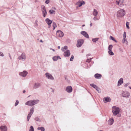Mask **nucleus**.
<instances>
[{"instance_id":"nucleus-20","label":"nucleus","mask_w":131,"mask_h":131,"mask_svg":"<svg viewBox=\"0 0 131 131\" xmlns=\"http://www.w3.org/2000/svg\"><path fill=\"white\" fill-rule=\"evenodd\" d=\"M45 21L49 26L52 23V21L48 18H47L45 19Z\"/></svg>"},{"instance_id":"nucleus-29","label":"nucleus","mask_w":131,"mask_h":131,"mask_svg":"<svg viewBox=\"0 0 131 131\" xmlns=\"http://www.w3.org/2000/svg\"><path fill=\"white\" fill-rule=\"evenodd\" d=\"M110 38L113 41H115V42L117 43V41L115 40V39L112 36H110Z\"/></svg>"},{"instance_id":"nucleus-33","label":"nucleus","mask_w":131,"mask_h":131,"mask_svg":"<svg viewBox=\"0 0 131 131\" xmlns=\"http://www.w3.org/2000/svg\"><path fill=\"white\" fill-rule=\"evenodd\" d=\"M49 13L50 14H55V11L52 9H51L49 10Z\"/></svg>"},{"instance_id":"nucleus-46","label":"nucleus","mask_w":131,"mask_h":131,"mask_svg":"<svg viewBox=\"0 0 131 131\" xmlns=\"http://www.w3.org/2000/svg\"><path fill=\"white\" fill-rule=\"evenodd\" d=\"M32 115V114H31L29 113L27 117L30 118Z\"/></svg>"},{"instance_id":"nucleus-31","label":"nucleus","mask_w":131,"mask_h":131,"mask_svg":"<svg viewBox=\"0 0 131 131\" xmlns=\"http://www.w3.org/2000/svg\"><path fill=\"white\" fill-rule=\"evenodd\" d=\"M34 120L36 121H38L40 122H41V120L38 117H36L35 118Z\"/></svg>"},{"instance_id":"nucleus-64","label":"nucleus","mask_w":131,"mask_h":131,"mask_svg":"<svg viewBox=\"0 0 131 131\" xmlns=\"http://www.w3.org/2000/svg\"><path fill=\"white\" fill-rule=\"evenodd\" d=\"M129 87L130 89H131V86H129Z\"/></svg>"},{"instance_id":"nucleus-58","label":"nucleus","mask_w":131,"mask_h":131,"mask_svg":"<svg viewBox=\"0 0 131 131\" xmlns=\"http://www.w3.org/2000/svg\"><path fill=\"white\" fill-rule=\"evenodd\" d=\"M25 92H26V91H25V90H23V93H25Z\"/></svg>"},{"instance_id":"nucleus-44","label":"nucleus","mask_w":131,"mask_h":131,"mask_svg":"<svg viewBox=\"0 0 131 131\" xmlns=\"http://www.w3.org/2000/svg\"><path fill=\"white\" fill-rule=\"evenodd\" d=\"M93 19L94 20L96 21L99 20V19L98 18H97L96 17H94L93 18Z\"/></svg>"},{"instance_id":"nucleus-39","label":"nucleus","mask_w":131,"mask_h":131,"mask_svg":"<svg viewBox=\"0 0 131 131\" xmlns=\"http://www.w3.org/2000/svg\"><path fill=\"white\" fill-rule=\"evenodd\" d=\"M74 57L73 55L71 56V57L70 59V61H73L74 59Z\"/></svg>"},{"instance_id":"nucleus-25","label":"nucleus","mask_w":131,"mask_h":131,"mask_svg":"<svg viewBox=\"0 0 131 131\" xmlns=\"http://www.w3.org/2000/svg\"><path fill=\"white\" fill-rule=\"evenodd\" d=\"M99 38H93L92 40V41L96 43L98 41Z\"/></svg>"},{"instance_id":"nucleus-63","label":"nucleus","mask_w":131,"mask_h":131,"mask_svg":"<svg viewBox=\"0 0 131 131\" xmlns=\"http://www.w3.org/2000/svg\"><path fill=\"white\" fill-rule=\"evenodd\" d=\"M52 92H54V90H52Z\"/></svg>"},{"instance_id":"nucleus-8","label":"nucleus","mask_w":131,"mask_h":131,"mask_svg":"<svg viewBox=\"0 0 131 131\" xmlns=\"http://www.w3.org/2000/svg\"><path fill=\"white\" fill-rule=\"evenodd\" d=\"M85 4V2L83 0H79L78 2L76 3V5L79 4L78 7H80L82 6L83 5H84Z\"/></svg>"},{"instance_id":"nucleus-47","label":"nucleus","mask_w":131,"mask_h":131,"mask_svg":"<svg viewBox=\"0 0 131 131\" xmlns=\"http://www.w3.org/2000/svg\"><path fill=\"white\" fill-rule=\"evenodd\" d=\"M0 56L2 57H3L4 56V55L3 53L1 52H0Z\"/></svg>"},{"instance_id":"nucleus-32","label":"nucleus","mask_w":131,"mask_h":131,"mask_svg":"<svg viewBox=\"0 0 131 131\" xmlns=\"http://www.w3.org/2000/svg\"><path fill=\"white\" fill-rule=\"evenodd\" d=\"M108 53L111 56H113L114 54V53L112 51V50L108 51Z\"/></svg>"},{"instance_id":"nucleus-52","label":"nucleus","mask_w":131,"mask_h":131,"mask_svg":"<svg viewBox=\"0 0 131 131\" xmlns=\"http://www.w3.org/2000/svg\"><path fill=\"white\" fill-rule=\"evenodd\" d=\"M119 50L120 51H121V52H123V51L121 48H119Z\"/></svg>"},{"instance_id":"nucleus-22","label":"nucleus","mask_w":131,"mask_h":131,"mask_svg":"<svg viewBox=\"0 0 131 131\" xmlns=\"http://www.w3.org/2000/svg\"><path fill=\"white\" fill-rule=\"evenodd\" d=\"M61 59V58L59 56H55L53 57L52 59L54 61H57L58 59Z\"/></svg>"},{"instance_id":"nucleus-55","label":"nucleus","mask_w":131,"mask_h":131,"mask_svg":"<svg viewBox=\"0 0 131 131\" xmlns=\"http://www.w3.org/2000/svg\"><path fill=\"white\" fill-rule=\"evenodd\" d=\"M90 54H88L87 55V56H90Z\"/></svg>"},{"instance_id":"nucleus-23","label":"nucleus","mask_w":131,"mask_h":131,"mask_svg":"<svg viewBox=\"0 0 131 131\" xmlns=\"http://www.w3.org/2000/svg\"><path fill=\"white\" fill-rule=\"evenodd\" d=\"M98 13V12L96 9H94L93 14L94 16H96L97 15Z\"/></svg>"},{"instance_id":"nucleus-2","label":"nucleus","mask_w":131,"mask_h":131,"mask_svg":"<svg viewBox=\"0 0 131 131\" xmlns=\"http://www.w3.org/2000/svg\"><path fill=\"white\" fill-rule=\"evenodd\" d=\"M112 112L115 116L119 114V108L116 106H113L112 107Z\"/></svg>"},{"instance_id":"nucleus-62","label":"nucleus","mask_w":131,"mask_h":131,"mask_svg":"<svg viewBox=\"0 0 131 131\" xmlns=\"http://www.w3.org/2000/svg\"><path fill=\"white\" fill-rule=\"evenodd\" d=\"M85 26V25L83 24V25H82V27H84Z\"/></svg>"},{"instance_id":"nucleus-21","label":"nucleus","mask_w":131,"mask_h":131,"mask_svg":"<svg viewBox=\"0 0 131 131\" xmlns=\"http://www.w3.org/2000/svg\"><path fill=\"white\" fill-rule=\"evenodd\" d=\"M114 120L112 118H111L108 121V123L109 125H112L113 123Z\"/></svg>"},{"instance_id":"nucleus-54","label":"nucleus","mask_w":131,"mask_h":131,"mask_svg":"<svg viewBox=\"0 0 131 131\" xmlns=\"http://www.w3.org/2000/svg\"><path fill=\"white\" fill-rule=\"evenodd\" d=\"M90 26L91 27L92 26V23H91L90 24Z\"/></svg>"},{"instance_id":"nucleus-16","label":"nucleus","mask_w":131,"mask_h":131,"mask_svg":"<svg viewBox=\"0 0 131 131\" xmlns=\"http://www.w3.org/2000/svg\"><path fill=\"white\" fill-rule=\"evenodd\" d=\"M81 34L86 38H89V35L86 31H82L81 32Z\"/></svg>"},{"instance_id":"nucleus-6","label":"nucleus","mask_w":131,"mask_h":131,"mask_svg":"<svg viewBox=\"0 0 131 131\" xmlns=\"http://www.w3.org/2000/svg\"><path fill=\"white\" fill-rule=\"evenodd\" d=\"M90 85L95 89L97 90L99 93L101 92V90L97 86L93 83L91 84Z\"/></svg>"},{"instance_id":"nucleus-5","label":"nucleus","mask_w":131,"mask_h":131,"mask_svg":"<svg viewBox=\"0 0 131 131\" xmlns=\"http://www.w3.org/2000/svg\"><path fill=\"white\" fill-rule=\"evenodd\" d=\"M26 58V57L24 53H23L20 56H18L17 58L19 60H25Z\"/></svg>"},{"instance_id":"nucleus-14","label":"nucleus","mask_w":131,"mask_h":131,"mask_svg":"<svg viewBox=\"0 0 131 131\" xmlns=\"http://www.w3.org/2000/svg\"><path fill=\"white\" fill-rule=\"evenodd\" d=\"M103 101L105 103L107 102H110L111 101V99L110 97L107 96L105 97Z\"/></svg>"},{"instance_id":"nucleus-27","label":"nucleus","mask_w":131,"mask_h":131,"mask_svg":"<svg viewBox=\"0 0 131 131\" xmlns=\"http://www.w3.org/2000/svg\"><path fill=\"white\" fill-rule=\"evenodd\" d=\"M37 129L38 130H40L41 131H45V130L44 128L43 127H38L37 128Z\"/></svg>"},{"instance_id":"nucleus-10","label":"nucleus","mask_w":131,"mask_h":131,"mask_svg":"<svg viewBox=\"0 0 131 131\" xmlns=\"http://www.w3.org/2000/svg\"><path fill=\"white\" fill-rule=\"evenodd\" d=\"M129 94V93L127 91H123L122 93V96L124 97H128Z\"/></svg>"},{"instance_id":"nucleus-17","label":"nucleus","mask_w":131,"mask_h":131,"mask_svg":"<svg viewBox=\"0 0 131 131\" xmlns=\"http://www.w3.org/2000/svg\"><path fill=\"white\" fill-rule=\"evenodd\" d=\"M0 128L1 131H7V128L5 125L1 126Z\"/></svg>"},{"instance_id":"nucleus-45","label":"nucleus","mask_w":131,"mask_h":131,"mask_svg":"<svg viewBox=\"0 0 131 131\" xmlns=\"http://www.w3.org/2000/svg\"><path fill=\"white\" fill-rule=\"evenodd\" d=\"M126 38H123V39L122 40V42L123 43H124L125 42V41L126 40L125 39Z\"/></svg>"},{"instance_id":"nucleus-51","label":"nucleus","mask_w":131,"mask_h":131,"mask_svg":"<svg viewBox=\"0 0 131 131\" xmlns=\"http://www.w3.org/2000/svg\"><path fill=\"white\" fill-rule=\"evenodd\" d=\"M9 56L10 59H12V58L9 53Z\"/></svg>"},{"instance_id":"nucleus-34","label":"nucleus","mask_w":131,"mask_h":131,"mask_svg":"<svg viewBox=\"0 0 131 131\" xmlns=\"http://www.w3.org/2000/svg\"><path fill=\"white\" fill-rule=\"evenodd\" d=\"M29 131H34V128L32 126H31L30 127Z\"/></svg>"},{"instance_id":"nucleus-28","label":"nucleus","mask_w":131,"mask_h":131,"mask_svg":"<svg viewBox=\"0 0 131 131\" xmlns=\"http://www.w3.org/2000/svg\"><path fill=\"white\" fill-rule=\"evenodd\" d=\"M113 47V46L112 45H110L108 48V51L112 50Z\"/></svg>"},{"instance_id":"nucleus-18","label":"nucleus","mask_w":131,"mask_h":131,"mask_svg":"<svg viewBox=\"0 0 131 131\" xmlns=\"http://www.w3.org/2000/svg\"><path fill=\"white\" fill-rule=\"evenodd\" d=\"M102 76V75L101 74L98 73L95 74L94 75V77L96 79H100Z\"/></svg>"},{"instance_id":"nucleus-9","label":"nucleus","mask_w":131,"mask_h":131,"mask_svg":"<svg viewBox=\"0 0 131 131\" xmlns=\"http://www.w3.org/2000/svg\"><path fill=\"white\" fill-rule=\"evenodd\" d=\"M41 86L40 83L38 82L35 83L33 85V88L35 89H38Z\"/></svg>"},{"instance_id":"nucleus-40","label":"nucleus","mask_w":131,"mask_h":131,"mask_svg":"<svg viewBox=\"0 0 131 131\" xmlns=\"http://www.w3.org/2000/svg\"><path fill=\"white\" fill-rule=\"evenodd\" d=\"M52 25H53V26H54V27H57V25H56V23L54 22H52Z\"/></svg>"},{"instance_id":"nucleus-15","label":"nucleus","mask_w":131,"mask_h":131,"mask_svg":"<svg viewBox=\"0 0 131 131\" xmlns=\"http://www.w3.org/2000/svg\"><path fill=\"white\" fill-rule=\"evenodd\" d=\"M66 90L68 93H71L72 90V87L71 86H68L66 88Z\"/></svg>"},{"instance_id":"nucleus-35","label":"nucleus","mask_w":131,"mask_h":131,"mask_svg":"<svg viewBox=\"0 0 131 131\" xmlns=\"http://www.w3.org/2000/svg\"><path fill=\"white\" fill-rule=\"evenodd\" d=\"M121 0H116V4L118 5H119V3L121 2Z\"/></svg>"},{"instance_id":"nucleus-50","label":"nucleus","mask_w":131,"mask_h":131,"mask_svg":"<svg viewBox=\"0 0 131 131\" xmlns=\"http://www.w3.org/2000/svg\"><path fill=\"white\" fill-rule=\"evenodd\" d=\"M121 2H120L121 3V5H122V4H122L124 2V0H121Z\"/></svg>"},{"instance_id":"nucleus-36","label":"nucleus","mask_w":131,"mask_h":131,"mask_svg":"<svg viewBox=\"0 0 131 131\" xmlns=\"http://www.w3.org/2000/svg\"><path fill=\"white\" fill-rule=\"evenodd\" d=\"M19 103V102L17 100H16V102H15V106H17L18 104Z\"/></svg>"},{"instance_id":"nucleus-13","label":"nucleus","mask_w":131,"mask_h":131,"mask_svg":"<svg viewBox=\"0 0 131 131\" xmlns=\"http://www.w3.org/2000/svg\"><path fill=\"white\" fill-rule=\"evenodd\" d=\"M70 54V51L67 50L66 51L64 52L63 55L65 57H69Z\"/></svg>"},{"instance_id":"nucleus-12","label":"nucleus","mask_w":131,"mask_h":131,"mask_svg":"<svg viewBox=\"0 0 131 131\" xmlns=\"http://www.w3.org/2000/svg\"><path fill=\"white\" fill-rule=\"evenodd\" d=\"M56 33L58 35H59V37H63L64 35L63 33L61 30H57V31Z\"/></svg>"},{"instance_id":"nucleus-48","label":"nucleus","mask_w":131,"mask_h":131,"mask_svg":"<svg viewBox=\"0 0 131 131\" xmlns=\"http://www.w3.org/2000/svg\"><path fill=\"white\" fill-rule=\"evenodd\" d=\"M129 83H126V84H125L124 85V86L125 87H127V86H128V85H129Z\"/></svg>"},{"instance_id":"nucleus-60","label":"nucleus","mask_w":131,"mask_h":131,"mask_svg":"<svg viewBox=\"0 0 131 131\" xmlns=\"http://www.w3.org/2000/svg\"><path fill=\"white\" fill-rule=\"evenodd\" d=\"M40 42H43V41H42V40H41H41H40Z\"/></svg>"},{"instance_id":"nucleus-61","label":"nucleus","mask_w":131,"mask_h":131,"mask_svg":"<svg viewBox=\"0 0 131 131\" xmlns=\"http://www.w3.org/2000/svg\"><path fill=\"white\" fill-rule=\"evenodd\" d=\"M53 30H54L55 29V27H56L53 26Z\"/></svg>"},{"instance_id":"nucleus-11","label":"nucleus","mask_w":131,"mask_h":131,"mask_svg":"<svg viewBox=\"0 0 131 131\" xmlns=\"http://www.w3.org/2000/svg\"><path fill=\"white\" fill-rule=\"evenodd\" d=\"M27 73L28 72L27 71H24L23 72H20L19 75L23 77H25L26 76Z\"/></svg>"},{"instance_id":"nucleus-41","label":"nucleus","mask_w":131,"mask_h":131,"mask_svg":"<svg viewBox=\"0 0 131 131\" xmlns=\"http://www.w3.org/2000/svg\"><path fill=\"white\" fill-rule=\"evenodd\" d=\"M91 60L92 59L90 58L89 59H88L86 60V62H89L91 61Z\"/></svg>"},{"instance_id":"nucleus-19","label":"nucleus","mask_w":131,"mask_h":131,"mask_svg":"<svg viewBox=\"0 0 131 131\" xmlns=\"http://www.w3.org/2000/svg\"><path fill=\"white\" fill-rule=\"evenodd\" d=\"M123 83V79L122 78H120L118 82L117 86H119Z\"/></svg>"},{"instance_id":"nucleus-4","label":"nucleus","mask_w":131,"mask_h":131,"mask_svg":"<svg viewBox=\"0 0 131 131\" xmlns=\"http://www.w3.org/2000/svg\"><path fill=\"white\" fill-rule=\"evenodd\" d=\"M84 40L82 39H78L77 41V47H80L84 43Z\"/></svg>"},{"instance_id":"nucleus-56","label":"nucleus","mask_w":131,"mask_h":131,"mask_svg":"<svg viewBox=\"0 0 131 131\" xmlns=\"http://www.w3.org/2000/svg\"><path fill=\"white\" fill-rule=\"evenodd\" d=\"M50 49H51V50H53V51H55V50L54 49H53L51 48Z\"/></svg>"},{"instance_id":"nucleus-59","label":"nucleus","mask_w":131,"mask_h":131,"mask_svg":"<svg viewBox=\"0 0 131 131\" xmlns=\"http://www.w3.org/2000/svg\"><path fill=\"white\" fill-rule=\"evenodd\" d=\"M58 49H60V46H58Z\"/></svg>"},{"instance_id":"nucleus-43","label":"nucleus","mask_w":131,"mask_h":131,"mask_svg":"<svg viewBox=\"0 0 131 131\" xmlns=\"http://www.w3.org/2000/svg\"><path fill=\"white\" fill-rule=\"evenodd\" d=\"M68 49V47L67 46H65L64 47L63 50L64 51L65 50H67Z\"/></svg>"},{"instance_id":"nucleus-42","label":"nucleus","mask_w":131,"mask_h":131,"mask_svg":"<svg viewBox=\"0 0 131 131\" xmlns=\"http://www.w3.org/2000/svg\"><path fill=\"white\" fill-rule=\"evenodd\" d=\"M50 1V0H46V1H45V3L46 4H48L49 3Z\"/></svg>"},{"instance_id":"nucleus-7","label":"nucleus","mask_w":131,"mask_h":131,"mask_svg":"<svg viewBox=\"0 0 131 131\" xmlns=\"http://www.w3.org/2000/svg\"><path fill=\"white\" fill-rule=\"evenodd\" d=\"M46 77L48 79L53 80L54 79L52 75L48 73L47 72L45 73Z\"/></svg>"},{"instance_id":"nucleus-24","label":"nucleus","mask_w":131,"mask_h":131,"mask_svg":"<svg viewBox=\"0 0 131 131\" xmlns=\"http://www.w3.org/2000/svg\"><path fill=\"white\" fill-rule=\"evenodd\" d=\"M43 16L44 17H45L47 14V13L46 10L42 11Z\"/></svg>"},{"instance_id":"nucleus-37","label":"nucleus","mask_w":131,"mask_h":131,"mask_svg":"<svg viewBox=\"0 0 131 131\" xmlns=\"http://www.w3.org/2000/svg\"><path fill=\"white\" fill-rule=\"evenodd\" d=\"M129 23L128 22H127L126 23V27L128 29L129 28Z\"/></svg>"},{"instance_id":"nucleus-38","label":"nucleus","mask_w":131,"mask_h":131,"mask_svg":"<svg viewBox=\"0 0 131 131\" xmlns=\"http://www.w3.org/2000/svg\"><path fill=\"white\" fill-rule=\"evenodd\" d=\"M123 38H126V32L124 31L123 34Z\"/></svg>"},{"instance_id":"nucleus-57","label":"nucleus","mask_w":131,"mask_h":131,"mask_svg":"<svg viewBox=\"0 0 131 131\" xmlns=\"http://www.w3.org/2000/svg\"><path fill=\"white\" fill-rule=\"evenodd\" d=\"M53 8L54 9V10H56V8L55 7H53Z\"/></svg>"},{"instance_id":"nucleus-53","label":"nucleus","mask_w":131,"mask_h":131,"mask_svg":"<svg viewBox=\"0 0 131 131\" xmlns=\"http://www.w3.org/2000/svg\"><path fill=\"white\" fill-rule=\"evenodd\" d=\"M30 118L27 117V121H29Z\"/></svg>"},{"instance_id":"nucleus-1","label":"nucleus","mask_w":131,"mask_h":131,"mask_svg":"<svg viewBox=\"0 0 131 131\" xmlns=\"http://www.w3.org/2000/svg\"><path fill=\"white\" fill-rule=\"evenodd\" d=\"M39 102L38 100H34L27 101L25 104V105L29 106H32L35 104H37Z\"/></svg>"},{"instance_id":"nucleus-49","label":"nucleus","mask_w":131,"mask_h":131,"mask_svg":"<svg viewBox=\"0 0 131 131\" xmlns=\"http://www.w3.org/2000/svg\"><path fill=\"white\" fill-rule=\"evenodd\" d=\"M38 21L37 20H36L35 23V24L36 26H38V24H37V22Z\"/></svg>"},{"instance_id":"nucleus-3","label":"nucleus","mask_w":131,"mask_h":131,"mask_svg":"<svg viewBox=\"0 0 131 131\" xmlns=\"http://www.w3.org/2000/svg\"><path fill=\"white\" fill-rule=\"evenodd\" d=\"M125 14V12L123 9H120L118 10L117 13V16L119 17H122Z\"/></svg>"},{"instance_id":"nucleus-26","label":"nucleus","mask_w":131,"mask_h":131,"mask_svg":"<svg viewBox=\"0 0 131 131\" xmlns=\"http://www.w3.org/2000/svg\"><path fill=\"white\" fill-rule=\"evenodd\" d=\"M34 110V108L32 107L30 110L29 113V114H31L32 115L33 114Z\"/></svg>"},{"instance_id":"nucleus-30","label":"nucleus","mask_w":131,"mask_h":131,"mask_svg":"<svg viewBox=\"0 0 131 131\" xmlns=\"http://www.w3.org/2000/svg\"><path fill=\"white\" fill-rule=\"evenodd\" d=\"M41 10L42 11L46 10L45 7V6L43 5H42L41 6Z\"/></svg>"}]
</instances>
